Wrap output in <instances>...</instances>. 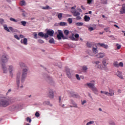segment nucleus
I'll return each mask as SVG.
<instances>
[{
	"label": "nucleus",
	"mask_w": 125,
	"mask_h": 125,
	"mask_svg": "<svg viewBox=\"0 0 125 125\" xmlns=\"http://www.w3.org/2000/svg\"><path fill=\"white\" fill-rule=\"evenodd\" d=\"M29 71V67H25L22 69V74L21 77V73L19 72L17 74L16 77V84L18 88L21 87L23 88V83L27 78V75H28V72Z\"/></svg>",
	"instance_id": "1"
},
{
	"label": "nucleus",
	"mask_w": 125,
	"mask_h": 125,
	"mask_svg": "<svg viewBox=\"0 0 125 125\" xmlns=\"http://www.w3.org/2000/svg\"><path fill=\"white\" fill-rule=\"evenodd\" d=\"M15 101V98L4 97L0 98V107L5 108Z\"/></svg>",
	"instance_id": "2"
},
{
	"label": "nucleus",
	"mask_w": 125,
	"mask_h": 125,
	"mask_svg": "<svg viewBox=\"0 0 125 125\" xmlns=\"http://www.w3.org/2000/svg\"><path fill=\"white\" fill-rule=\"evenodd\" d=\"M1 66L3 73L4 74H7V72L9 71L10 74V77L13 78V74L15 72V67L12 65H9L7 66V68L5 65V63H1Z\"/></svg>",
	"instance_id": "3"
},
{
	"label": "nucleus",
	"mask_w": 125,
	"mask_h": 125,
	"mask_svg": "<svg viewBox=\"0 0 125 125\" xmlns=\"http://www.w3.org/2000/svg\"><path fill=\"white\" fill-rule=\"evenodd\" d=\"M8 59H9V58H8L7 54L5 53H3L0 59V65H1V64H4V63H7V62H8Z\"/></svg>",
	"instance_id": "4"
},
{
	"label": "nucleus",
	"mask_w": 125,
	"mask_h": 125,
	"mask_svg": "<svg viewBox=\"0 0 125 125\" xmlns=\"http://www.w3.org/2000/svg\"><path fill=\"white\" fill-rule=\"evenodd\" d=\"M54 35V30L52 29H49L47 30L46 33H45L44 39H47L49 36L53 37Z\"/></svg>",
	"instance_id": "5"
},
{
	"label": "nucleus",
	"mask_w": 125,
	"mask_h": 125,
	"mask_svg": "<svg viewBox=\"0 0 125 125\" xmlns=\"http://www.w3.org/2000/svg\"><path fill=\"white\" fill-rule=\"evenodd\" d=\"M71 13L73 14V16L76 17V20H81L82 19V17L80 16L81 15V13L79 12H77V10H71Z\"/></svg>",
	"instance_id": "6"
},
{
	"label": "nucleus",
	"mask_w": 125,
	"mask_h": 125,
	"mask_svg": "<svg viewBox=\"0 0 125 125\" xmlns=\"http://www.w3.org/2000/svg\"><path fill=\"white\" fill-rule=\"evenodd\" d=\"M57 38L58 40H61L62 39L63 40H67L68 39V37L67 36H64L62 31H60L59 32L58 35H57Z\"/></svg>",
	"instance_id": "7"
},
{
	"label": "nucleus",
	"mask_w": 125,
	"mask_h": 125,
	"mask_svg": "<svg viewBox=\"0 0 125 125\" xmlns=\"http://www.w3.org/2000/svg\"><path fill=\"white\" fill-rule=\"evenodd\" d=\"M21 106L19 104L13 105L10 106V109L12 111H15V110H20Z\"/></svg>",
	"instance_id": "8"
},
{
	"label": "nucleus",
	"mask_w": 125,
	"mask_h": 125,
	"mask_svg": "<svg viewBox=\"0 0 125 125\" xmlns=\"http://www.w3.org/2000/svg\"><path fill=\"white\" fill-rule=\"evenodd\" d=\"M46 81L48 83H50V84H53V83H54V81H53V80H52V78L50 77V76L47 77Z\"/></svg>",
	"instance_id": "9"
},
{
	"label": "nucleus",
	"mask_w": 125,
	"mask_h": 125,
	"mask_svg": "<svg viewBox=\"0 0 125 125\" xmlns=\"http://www.w3.org/2000/svg\"><path fill=\"white\" fill-rule=\"evenodd\" d=\"M85 85L88 86V87H89V88H90V89H92L95 87V85L94 84V83H87L85 84Z\"/></svg>",
	"instance_id": "10"
},
{
	"label": "nucleus",
	"mask_w": 125,
	"mask_h": 125,
	"mask_svg": "<svg viewBox=\"0 0 125 125\" xmlns=\"http://www.w3.org/2000/svg\"><path fill=\"white\" fill-rule=\"evenodd\" d=\"M48 96L49 98H54V93H53V90H49L48 91Z\"/></svg>",
	"instance_id": "11"
},
{
	"label": "nucleus",
	"mask_w": 125,
	"mask_h": 125,
	"mask_svg": "<svg viewBox=\"0 0 125 125\" xmlns=\"http://www.w3.org/2000/svg\"><path fill=\"white\" fill-rule=\"evenodd\" d=\"M98 45H100L101 47H104L105 49H108L109 48V46L107 44H105L104 43H98Z\"/></svg>",
	"instance_id": "12"
},
{
	"label": "nucleus",
	"mask_w": 125,
	"mask_h": 125,
	"mask_svg": "<svg viewBox=\"0 0 125 125\" xmlns=\"http://www.w3.org/2000/svg\"><path fill=\"white\" fill-rule=\"evenodd\" d=\"M21 43L24 44V45H27L28 44L27 38H24L23 40H21Z\"/></svg>",
	"instance_id": "13"
},
{
	"label": "nucleus",
	"mask_w": 125,
	"mask_h": 125,
	"mask_svg": "<svg viewBox=\"0 0 125 125\" xmlns=\"http://www.w3.org/2000/svg\"><path fill=\"white\" fill-rule=\"evenodd\" d=\"M92 90L93 92L94 93V94H96V95H98V89H97V88L96 87H94V88H92L91 89Z\"/></svg>",
	"instance_id": "14"
},
{
	"label": "nucleus",
	"mask_w": 125,
	"mask_h": 125,
	"mask_svg": "<svg viewBox=\"0 0 125 125\" xmlns=\"http://www.w3.org/2000/svg\"><path fill=\"white\" fill-rule=\"evenodd\" d=\"M116 75L117 77H119L120 79L123 80L124 79V77H123V75L122 74V73L120 71H118L116 73Z\"/></svg>",
	"instance_id": "15"
},
{
	"label": "nucleus",
	"mask_w": 125,
	"mask_h": 125,
	"mask_svg": "<svg viewBox=\"0 0 125 125\" xmlns=\"http://www.w3.org/2000/svg\"><path fill=\"white\" fill-rule=\"evenodd\" d=\"M66 75L69 79L72 77V76L71 75V73L70 72V69L68 68H66Z\"/></svg>",
	"instance_id": "16"
},
{
	"label": "nucleus",
	"mask_w": 125,
	"mask_h": 125,
	"mask_svg": "<svg viewBox=\"0 0 125 125\" xmlns=\"http://www.w3.org/2000/svg\"><path fill=\"white\" fill-rule=\"evenodd\" d=\"M97 56H99V58H103L105 56V53H99L97 54Z\"/></svg>",
	"instance_id": "17"
},
{
	"label": "nucleus",
	"mask_w": 125,
	"mask_h": 125,
	"mask_svg": "<svg viewBox=\"0 0 125 125\" xmlns=\"http://www.w3.org/2000/svg\"><path fill=\"white\" fill-rule=\"evenodd\" d=\"M88 69V68H87V66H86V65H83L82 67L83 72V73H86Z\"/></svg>",
	"instance_id": "18"
},
{
	"label": "nucleus",
	"mask_w": 125,
	"mask_h": 125,
	"mask_svg": "<svg viewBox=\"0 0 125 125\" xmlns=\"http://www.w3.org/2000/svg\"><path fill=\"white\" fill-rule=\"evenodd\" d=\"M19 65L20 67H21V68H23V69H24V68L27 67V66H26V64H25L23 62H20Z\"/></svg>",
	"instance_id": "19"
},
{
	"label": "nucleus",
	"mask_w": 125,
	"mask_h": 125,
	"mask_svg": "<svg viewBox=\"0 0 125 125\" xmlns=\"http://www.w3.org/2000/svg\"><path fill=\"white\" fill-rule=\"evenodd\" d=\"M43 105H48L50 107H52V104H50L49 101H44L43 102Z\"/></svg>",
	"instance_id": "20"
},
{
	"label": "nucleus",
	"mask_w": 125,
	"mask_h": 125,
	"mask_svg": "<svg viewBox=\"0 0 125 125\" xmlns=\"http://www.w3.org/2000/svg\"><path fill=\"white\" fill-rule=\"evenodd\" d=\"M107 60L106 59L104 58L103 59L102 63L104 67H107V65H108V63H107Z\"/></svg>",
	"instance_id": "21"
},
{
	"label": "nucleus",
	"mask_w": 125,
	"mask_h": 125,
	"mask_svg": "<svg viewBox=\"0 0 125 125\" xmlns=\"http://www.w3.org/2000/svg\"><path fill=\"white\" fill-rule=\"evenodd\" d=\"M124 5H123L122 8L120 10L121 14H124V13H125V6Z\"/></svg>",
	"instance_id": "22"
},
{
	"label": "nucleus",
	"mask_w": 125,
	"mask_h": 125,
	"mask_svg": "<svg viewBox=\"0 0 125 125\" xmlns=\"http://www.w3.org/2000/svg\"><path fill=\"white\" fill-rule=\"evenodd\" d=\"M109 93H108V96H113L114 94V90L112 89H109Z\"/></svg>",
	"instance_id": "23"
},
{
	"label": "nucleus",
	"mask_w": 125,
	"mask_h": 125,
	"mask_svg": "<svg viewBox=\"0 0 125 125\" xmlns=\"http://www.w3.org/2000/svg\"><path fill=\"white\" fill-rule=\"evenodd\" d=\"M84 19L85 22H88L90 20V17L85 15L84 17Z\"/></svg>",
	"instance_id": "24"
},
{
	"label": "nucleus",
	"mask_w": 125,
	"mask_h": 125,
	"mask_svg": "<svg viewBox=\"0 0 125 125\" xmlns=\"http://www.w3.org/2000/svg\"><path fill=\"white\" fill-rule=\"evenodd\" d=\"M92 51L93 53L96 54V53H98V50H97V48H95L94 47H92Z\"/></svg>",
	"instance_id": "25"
},
{
	"label": "nucleus",
	"mask_w": 125,
	"mask_h": 125,
	"mask_svg": "<svg viewBox=\"0 0 125 125\" xmlns=\"http://www.w3.org/2000/svg\"><path fill=\"white\" fill-rule=\"evenodd\" d=\"M3 27L4 28V29L5 30V31H7V32H10V30H9V28L7 27V25L6 24H4L3 25Z\"/></svg>",
	"instance_id": "26"
},
{
	"label": "nucleus",
	"mask_w": 125,
	"mask_h": 125,
	"mask_svg": "<svg viewBox=\"0 0 125 125\" xmlns=\"http://www.w3.org/2000/svg\"><path fill=\"white\" fill-rule=\"evenodd\" d=\"M86 45L88 47H92L93 46V43L90 42H87Z\"/></svg>",
	"instance_id": "27"
},
{
	"label": "nucleus",
	"mask_w": 125,
	"mask_h": 125,
	"mask_svg": "<svg viewBox=\"0 0 125 125\" xmlns=\"http://www.w3.org/2000/svg\"><path fill=\"white\" fill-rule=\"evenodd\" d=\"M42 9L47 10V9H51V7H49L48 5H46L45 7H42Z\"/></svg>",
	"instance_id": "28"
},
{
	"label": "nucleus",
	"mask_w": 125,
	"mask_h": 125,
	"mask_svg": "<svg viewBox=\"0 0 125 125\" xmlns=\"http://www.w3.org/2000/svg\"><path fill=\"white\" fill-rule=\"evenodd\" d=\"M60 26H62L63 27H65V26H67V23L65 22H61L59 23Z\"/></svg>",
	"instance_id": "29"
},
{
	"label": "nucleus",
	"mask_w": 125,
	"mask_h": 125,
	"mask_svg": "<svg viewBox=\"0 0 125 125\" xmlns=\"http://www.w3.org/2000/svg\"><path fill=\"white\" fill-rule=\"evenodd\" d=\"M45 34H43V32H39L38 33V36H39V37H41V38H44V36H45Z\"/></svg>",
	"instance_id": "30"
},
{
	"label": "nucleus",
	"mask_w": 125,
	"mask_h": 125,
	"mask_svg": "<svg viewBox=\"0 0 125 125\" xmlns=\"http://www.w3.org/2000/svg\"><path fill=\"white\" fill-rule=\"evenodd\" d=\"M101 93L102 94H105V95H107L108 96H109V92L107 91H101Z\"/></svg>",
	"instance_id": "31"
},
{
	"label": "nucleus",
	"mask_w": 125,
	"mask_h": 125,
	"mask_svg": "<svg viewBox=\"0 0 125 125\" xmlns=\"http://www.w3.org/2000/svg\"><path fill=\"white\" fill-rule=\"evenodd\" d=\"M113 66H114V67H116L117 68H119V63L118 62H114L113 63Z\"/></svg>",
	"instance_id": "32"
},
{
	"label": "nucleus",
	"mask_w": 125,
	"mask_h": 125,
	"mask_svg": "<svg viewBox=\"0 0 125 125\" xmlns=\"http://www.w3.org/2000/svg\"><path fill=\"white\" fill-rule=\"evenodd\" d=\"M94 125V121H89L88 123L86 124L85 125Z\"/></svg>",
	"instance_id": "33"
},
{
	"label": "nucleus",
	"mask_w": 125,
	"mask_h": 125,
	"mask_svg": "<svg viewBox=\"0 0 125 125\" xmlns=\"http://www.w3.org/2000/svg\"><path fill=\"white\" fill-rule=\"evenodd\" d=\"M76 26H83V22H76L75 23Z\"/></svg>",
	"instance_id": "34"
},
{
	"label": "nucleus",
	"mask_w": 125,
	"mask_h": 125,
	"mask_svg": "<svg viewBox=\"0 0 125 125\" xmlns=\"http://www.w3.org/2000/svg\"><path fill=\"white\" fill-rule=\"evenodd\" d=\"M62 15H63V14L61 13H59V14L58 15V18L60 20H61L62 19Z\"/></svg>",
	"instance_id": "35"
},
{
	"label": "nucleus",
	"mask_w": 125,
	"mask_h": 125,
	"mask_svg": "<svg viewBox=\"0 0 125 125\" xmlns=\"http://www.w3.org/2000/svg\"><path fill=\"white\" fill-rule=\"evenodd\" d=\"M70 39L71 40V41H78V40L76 39V38H75V37H74V34H72V36L70 37Z\"/></svg>",
	"instance_id": "36"
},
{
	"label": "nucleus",
	"mask_w": 125,
	"mask_h": 125,
	"mask_svg": "<svg viewBox=\"0 0 125 125\" xmlns=\"http://www.w3.org/2000/svg\"><path fill=\"white\" fill-rule=\"evenodd\" d=\"M49 43H55V41H54V39L52 38L49 41Z\"/></svg>",
	"instance_id": "37"
},
{
	"label": "nucleus",
	"mask_w": 125,
	"mask_h": 125,
	"mask_svg": "<svg viewBox=\"0 0 125 125\" xmlns=\"http://www.w3.org/2000/svg\"><path fill=\"white\" fill-rule=\"evenodd\" d=\"M21 25L22 26H23L24 27H25V26H26V24H27V21H22L21 22Z\"/></svg>",
	"instance_id": "38"
},
{
	"label": "nucleus",
	"mask_w": 125,
	"mask_h": 125,
	"mask_svg": "<svg viewBox=\"0 0 125 125\" xmlns=\"http://www.w3.org/2000/svg\"><path fill=\"white\" fill-rule=\"evenodd\" d=\"M21 5H26V2H25V0H22L20 2Z\"/></svg>",
	"instance_id": "39"
},
{
	"label": "nucleus",
	"mask_w": 125,
	"mask_h": 125,
	"mask_svg": "<svg viewBox=\"0 0 125 125\" xmlns=\"http://www.w3.org/2000/svg\"><path fill=\"white\" fill-rule=\"evenodd\" d=\"M67 21L69 24H72V23H73V19H72L71 18H68Z\"/></svg>",
	"instance_id": "40"
},
{
	"label": "nucleus",
	"mask_w": 125,
	"mask_h": 125,
	"mask_svg": "<svg viewBox=\"0 0 125 125\" xmlns=\"http://www.w3.org/2000/svg\"><path fill=\"white\" fill-rule=\"evenodd\" d=\"M100 63V61H99L92 62V63L96 64V65H99Z\"/></svg>",
	"instance_id": "41"
},
{
	"label": "nucleus",
	"mask_w": 125,
	"mask_h": 125,
	"mask_svg": "<svg viewBox=\"0 0 125 125\" xmlns=\"http://www.w3.org/2000/svg\"><path fill=\"white\" fill-rule=\"evenodd\" d=\"M38 42L39 43H41V44L44 43V41H43V40L42 39H39L38 40Z\"/></svg>",
	"instance_id": "42"
},
{
	"label": "nucleus",
	"mask_w": 125,
	"mask_h": 125,
	"mask_svg": "<svg viewBox=\"0 0 125 125\" xmlns=\"http://www.w3.org/2000/svg\"><path fill=\"white\" fill-rule=\"evenodd\" d=\"M10 21H12V22H18V21L15 20L13 18H10Z\"/></svg>",
	"instance_id": "43"
},
{
	"label": "nucleus",
	"mask_w": 125,
	"mask_h": 125,
	"mask_svg": "<svg viewBox=\"0 0 125 125\" xmlns=\"http://www.w3.org/2000/svg\"><path fill=\"white\" fill-rule=\"evenodd\" d=\"M64 34L65 36H68V35H69V30H65L64 31Z\"/></svg>",
	"instance_id": "44"
},
{
	"label": "nucleus",
	"mask_w": 125,
	"mask_h": 125,
	"mask_svg": "<svg viewBox=\"0 0 125 125\" xmlns=\"http://www.w3.org/2000/svg\"><path fill=\"white\" fill-rule=\"evenodd\" d=\"M4 23V20L0 18V25H2Z\"/></svg>",
	"instance_id": "45"
},
{
	"label": "nucleus",
	"mask_w": 125,
	"mask_h": 125,
	"mask_svg": "<svg viewBox=\"0 0 125 125\" xmlns=\"http://www.w3.org/2000/svg\"><path fill=\"white\" fill-rule=\"evenodd\" d=\"M116 46H117V49H120L121 48V47H122V45L119 44L118 43H117L116 44Z\"/></svg>",
	"instance_id": "46"
},
{
	"label": "nucleus",
	"mask_w": 125,
	"mask_h": 125,
	"mask_svg": "<svg viewBox=\"0 0 125 125\" xmlns=\"http://www.w3.org/2000/svg\"><path fill=\"white\" fill-rule=\"evenodd\" d=\"M14 38L15 39H16V40H18V41H19V40H20V38H19V37H18V35H15Z\"/></svg>",
	"instance_id": "47"
},
{
	"label": "nucleus",
	"mask_w": 125,
	"mask_h": 125,
	"mask_svg": "<svg viewBox=\"0 0 125 125\" xmlns=\"http://www.w3.org/2000/svg\"><path fill=\"white\" fill-rule=\"evenodd\" d=\"M34 35V38L36 39H38V34H37V33H34L33 34Z\"/></svg>",
	"instance_id": "48"
},
{
	"label": "nucleus",
	"mask_w": 125,
	"mask_h": 125,
	"mask_svg": "<svg viewBox=\"0 0 125 125\" xmlns=\"http://www.w3.org/2000/svg\"><path fill=\"white\" fill-rule=\"evenodd\" d=\"M26 121H27V122H29V123L32 122V120L31 119V118H30V117H27L26 118Z\"/></svg>",
	"instance_id": "49"
},
{
	"label": "nucleus",
	"mask_w": 125,
	"mask_h": 125,
	"mask_svg": "<svg viewBox=\"0 0 125 125\" xmlns=\"http://www.w3.org/2000/svg\"><path fill=\"white\" fill-rule=\"evenodd\" d=\"M76 77L78 81H81V78H80V76L78 74L76 75Z\"/></svg>",
	"instance_id": "50"
},
{
	"label": "nucleus",
	"mask_w": 125,
	"mask_h": 125,
	"mask_svg": "<svg viewBox=\"0 0 125 125\" xmlns=\"http://www.w3.org/2000/svg\"><path fill=\"white\" fill-rule=\"evenodd\" d=\"M88 30L90 32H91V31H94V28L92 27H90L88 28Z\"/></svg>",
	"instance_id": "51"
},
{
	"label": "nucleus",
	"mask_w": 125,
	"mask_h": 125,
	"mask_svg": "<svg viewBox=\"0 0 125 125\" xmlns=\"http://www.w3.org/2000/svg\"><path fill=\"white\" fill-rule=\"evenodd\" d=\"M104 31H105V32H106L107 33H108V32H109V33H111V31L109 30V28H104Z\"/></svg>",
	"instance_id": "52"
},
{
	"label": "nucleus",
	"mask_w": 125,
	"mask_h": 125,
	"mask_svg": "<svg viewBox=\"0 0 125 125\" xmlns=\"http://www.w3.org/2000/svg\"><path fill=\"white\" fill-rule=\"evenodd\" d=\"M35 116L37 117V118H39V117H40V113H39V112H36L35 113Z\"/></svg>",
	"instance_id": "53"
},
{
	"label": "nucleus",
	"mask_w": 125,
	"mask_h": 125,
	"mask_svg": "<svg viewBox=\"0 0 125 125\" xmlns=\"http://www.w3.org/2000/svg\"><path fill=\"white\" fill-rule=\"evenodd\" d=\"M88 95L89 97L92 99V100H93V98H92V96H91V94H90V93H88Z\"/></svg>",
	"instance_id": "54"
},
{
	"label": "nucleus",
	"mask_w": 125,
	"mask_h": 125,
	"mask_svg": "<svg viewBox=\"0 0 125 125\" xmlns=\"http://www.w3.org/2000/svg\"><path fill=\"white\" fill-rule=\"evenodd\" d=\"M75 38L76 39H78V38H80V35H79V34H75Z\"/></svg>",
	"instance_id": "55"
},
{
	"label": "nucleus",
	"mask_w": 125,
	"mask_h": 125,
	"mask_svg": "<svg viewBox=\"0 0 125 125\" xmlns=\"http://www.w3.org/2000/svg\"><path fill=\"white\" fill-rule=\"evenodd\" d=\"M73 107H74V108H78V104H76V103H73Z\"/></svg>",
	"instance_id": "56"
},
{
	"label": "nucleus",
	"mask_w": 125,
	"mask_h": 125,
	"mask_svg": "<svg viewBox=\"0 0 125 125\" xmlns=\"http://www.w3.org/2000/svg\"><path fill=\"white\" fill-rule=\"evenodd\" d=\"M93 0H87L88 4H90Z\"/></svg>",
	"instance_id": "57"
},
{
	"label": "nucleus",
	"mask_w": 125,
	"mask_h": 125,
	"mask_svg": "<svg viewBox=\"0 0 125 125\" xmlns=\"http://www.w3.org/2000/svg\"><path fill=\"white\" fill-rule=\"evenodd\" d=\"M119 65V66H120L121 67H124V63H123V62H120Z\"/></svg>",
	"instance_id": "58"
},
{
	"label": "nucleus",
	"mask_w": 125,
	"mask_h": 125,
	"mask_svg": "<svg viewBox=\"0 0 125 125\" xmlns=\"http://www.w3.org/2000/svg\"><path fill=\"white\" fill-rule=\"evenodd\" d=\"M109 125H115V123L113 121H110L109 122Z\"/></svg>",
	"instance_id": "59"
},
{
	"label": "nucleus",
	"mask_w": 125,
	"mask_h": 125,
	"mask_svg": "<svg viewBox=\"0 0 125 125\" xmlns=\"http://www.w3.org/2000/svg\"><path fill=\"white\" fill-rule=\"evenodd\" d=\"M103 69L104 70V71H108V68L107 67V66L103 67Z\"/></svg>",
	"instance_id": "60"
},
{
	"label": "nucleus",
	"mask_w": 125,
	"mask_h": 125,
	"mask_svg": "<svg viewBox=\"0 0 125 125\" xmlns=\"http://www.w3.org/2000/svg\"><path fill=\"white\" fill-rule=\"evenodd\" d=\"M9 29L10 30V31H11V32H13V31H14V29L13 28H12V27H9Z\"/></svg>",
	"instance_id": "61"
},
{
	"label": "nucleus",
	"mask_w": 125,
	"mask_h": 125,
	"mask_svg": "<svg viewBox=\"0 0 125 125\" xmlns=\"http://www.w3.org/2000/svg\"><path fill=\"white\" fill-rule=\"evenodd\" d=\"M10 92H11V89H10L8 90L7 92L6 93V95H7V94H8V93H10Z\"/></svg>",
	"instance_id": "62"
},
{
	"label": "nucleus",
	"mask_w": 125,
	"mask_h": 125,
	"mask_svg": "<svg viewBox=\"0 0 125 125\" xmlns=\"http://www.w3.org/2000/svg\"><path fill=\"white\" fill-rule=\"evenodd\" d=\"M76 6H74L73 7H72L71 8V9H72V10H75V9L76 8Z\"/></svg>",
	"instance_id": "63"
},
{
	"label": "nucleus",
	"mask_w": 125,
	"mask_h": 125,
	"mask_svg": "<svg viewBox=\"0 0 125 125\" xmlns=\"http://www.w3.org/2000/svg\"><path fill=\"white\" fill-rule=\"evenodd\" d=\"M85 103H86V101H83L82 103V105H83Z\"/></svg>",
	"instance_id": "64"
}]
</instances>
